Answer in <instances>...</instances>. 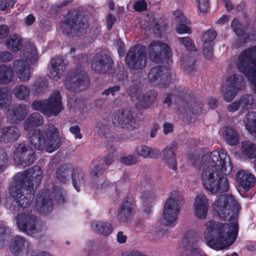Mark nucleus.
Listing matches in <instances>:
<instances>
[{"label": "nucleus", "mask_w": 256, "mask_h": 256, "mask_svg": "<svg viewBox=\"0 0 256 256\" xmlns=\"http://www.w3.org/2000/svg\"><path fill=\"white\" fill-rule=\"evenodd\" d=\"M20 60H16L13 62V70L20 81H28L32 73L28 64H35L39 58V54L34 44L26 43L20 53Z\"/></svg>", "instance_id": "39448f33"}, {"label": "nucleus", "mask_w": 256, "mask_h": 256, "mask_svg": "<svg viewBox=\"0 0 256 256\" xmlns=\"http://www.w3.org/2000/svg\"><path fill=\"white\" fill-rule=\"evenodd\" d=\"M173 125L170 122H164L163 124V132L164 134H167L173 131Z\"/></svg>", "instance_id": "052dcab7"}, {"label": "nucleus", "mask_w": 256, "mask_h": 256, "mask_svg": "<svg viewBox=\"0 0 256 256\" xmlns=\"http://www.w3.org/2000/svg\"><path fill=\"white\" fill-rule=\"evenodd\" d=\"M147 57L145 48L136 45L128 52L126 62L128 66L132 70L142 69L146 64Z\"/></svg>", "instance_id": "f8f14e48"}, {"label": "nucleus", "mask_w": 256, "mask_h": 256, "mask_svg": "<svg viewBox=\"0 0 256 256\" xmlns=\"http://www.w3.org/2000/svg\"><path fill=\"white\" fill-rule=\"evenodd\" d=\"M231 26L236 34L239 36H242L244 33V28L242 27L239 22L234 18L231 24Z\"/></svg>", "instance_id": "c03bdc74"}, {"label": "nucleus", "mask_w": 256, "mask_h": 256, "mask_svg": "<svg viewBox=\"0 0 256 256\" xmlns=\"http://www.w3.org/2000/svg\"><path fill=\"white\" fill-rule=\"evenodd\" d=\"M59 27L60 30L62 33L74 36L79 35V32H82L88 28V24L84 22H80L77 24L75 19H70L68 15L65 20L60 22Z\"/></svg>", "instance_id": "a211bd4d"}, {"label": "nucleus", "mask_w": 256, "mask_h": 256, "mask_svg": "<svg viewBox=\"0 0 256 256\" xmlns=\"http://www.w3.org/2000/svg\"><path fill=\"white\" fill-rule=\"evenodd\" d=\"M177 148L174 142L166 146L162 150V160L170 170L176 171L178 168L176 158Z\"/></svg>", "instance_id": "4be33fe9"}, {"label": "nucleus", "mask_w": 256, "mask_h": 256, "mask_svg": "<svg viewBox=\"0 0 256 256\" xmlns=\"http://www.w3.org/2000/svg\"><path fill=\"white\" fill-rule=\"evenodd\" d=\"M236 178L239 185L247 190L254 186V176L248 170H240L236 174Z\"/></svg>", "instance_id": "c85d7f7f"}, {"label": "nucleus", "mask_w": 256, "mask_h": 256, "mask_svg": "<svg viewBox=\"0 0 256 256\" xmlns=\"http://www.w3.org/2000/svg\"><path fill=\"white\" fill-rule=\"evenodd\" d=\"M113 122L130 130L136 128L139 124V121L134 117V113L128 110H118L114 116Z\"/></svg>", "instance_id": "f3484780"}, {"label": "nucleus", "mask_w": 256, "mask_h": 256, "mask_svg": "<svg viewBox=\"0 0 256 256\" xmlns=\"http://www.w3.org/2000/svg\"><path fill=\"white\" fill-rule=\"evenodd\" d=\"M213 44H203L202 54L208 60H210L213 56Z\"/></svg>", "instance_id": "a18cd8bd"}, {"label": "nucleus", "mask_w": 256, "mask_h": 256, "mask_svg": "<svg viewBox=\"0 0 256 256\" xmlns=\"http://www.w3.org/2000/svg\"><path fill=\"white\" fill-rule=\"evenodd\" d=\"M114 22L115 18L114 16L110 14L107 16L106 22L108 29L110 30Z\"/></svg>", "instance_id": "774afa93"}, {"label": "nucleus", "mask_w": 256, "mask_h": 256, "mask_svg": "<svg viewBox=\"0 0 256 256\" xmlns=\"http://www.w3.org/2000/svg\"><path fill=\"white\" fill-rule=\"evenodd\" d=\"M216 32L214 30L206 31L202 36V40L204 44H212L213 40L216 36Z\"/></svg>", "instance_id": "a19ab883"}, {"label": "nucleus", "mask_w": 256, "mask_h": 256, "mask_svg": "<svg viewBox=\"0 0 256 256\" xmlns=\"http://www.w3.org/2000/svg\"><path fill=\"white\" fill-rule=\"evenodd\" d=\"M182 202L181 193L179 190H172L165 202L163 208V218L166 225L174 226L177 222Z\"/></svg>", "instance_id": "0eeeda50"}, {"label": "nucleus", "mask_w": 256, "mask_h": 256, "mask_svg": "<svg viewBox=\"0 0 256 256\" xmlns=\"http://www.w3.org/2000/svg\"><path fill=\"white\" fill-rule=\"evenodd\" d=\"M120 87L118 86H116L112 87L108 89L104 90L102 92V94L108 95L111 94L112 96L114 95L115 92H118L120 90Z\"/></svg>", "instance_id": "680f3d73"}, {"label": "nucleus", "mask_w": 256, "mask_h": 256, "mask_svg": "<svg viewBox=\"0 0 256 256\" xmlns=\"http://www.w3.org/2000/svg\"><path fill=\"white\" fill-rule=\"evenodd\" d=\"M53 194L58 204H62L66 200V192L59 186H54L53 188Z\"/></svg>", "instance_id": "ea45409f"}, {"label": "nucleus", "mask_w": 256, "mask_h": 256, "mask_svg": "<svg viewBox=\"0 0 256 256\" xmlns=\"http://www.w3.org/2000/svg\"><path fill=\"white\" fill-rule=\"evenodd\" d=\"M31 256H54L46 251L34 250L32 252Z\"/></svg>", "instance_id": "e2e57ef3"}, {"label": "nucleus", "mask_w": 256, "mask_h": 256, "mask_svg": "<svg viewBox=\"0 0 256 256\" xmlns=\"http://www.w3.org/2000/svg\"><path fill=\"white\" fill-rule=\"evenodd\" d=\"M20 136L19 129L14 126L4 127L0 130V142H10L16 140Z\"/></svg>", "instance_id": "bb28decb"}, {"label": "nucleus", "mask_w": 256, "mask_h": 256, "mask_svg": "<svg viewBox=\"0 0 256 256\" xmlns=\"http://www.w3.org/2000/svg\"><path fill=\"white\" fill-rule=\"evenodd\" d=\"M244 122L246 130L256 136V112H248L246 114L244 118Z\"/></svg>", "instance_id": "f704fd0d"}, {"label": "nucleus", "mask_w": 256, "mask_h": 256, "mask_svg": "<svg viewBox=\"0 0 256 256\" xmlns=\"http://www.w3.org/2000/svg\"><path fill=\"white\" fill-rule=\"evenodd\" d=\"M176 31L179 34L190 33V27L184 24H180L176 27Z\"/></svg>", "instance_id": "3c124183"}, {"label": "nucleus", "mask_w": 256, "mask_h": 256, "mask_svg": "<svg viewBox=\"0 0 256 256\" xmlns=\"http://www.w3.org/2000/svg\"><path fill=\"white\" fill-rule=\"evenodd\" d=\"M232 170V163L223 150L212 152L204 165L200 176L204 188L212 194L224 193L229 188L226 176Z\"/></svg>", "instance_id": "7ed1b4c3"}, {"label": "nucleus", "mask_w": 256, "mask_h": 256, "mask_svg": "<svg viewBox=\"0 0 256 256\" xmlns=\"http://www.w3.org/2000/svg\"><path fill=\"white\" fill-rule=\"evenodd\" d=\"M120 161L126 165H132L138 162V159L136 156L130 155L122 158Z\"/></svg>", "instance_id": "49530a36"}, {"label": "nucleus", "mask_w": 256, "mask_h": 256, "mask_svg": "<svg viewBox=\"0 0 256 256\" xmlns=\"http://www.w3.org/2000/svg\"><path fill=\"white\" fill-rule=\"evenodd\" d=\"M6 231V226H3L0 228V248L2 247L4 244V234Z\"/></svg>", "instance_id": "0e129e2a"}, {"label": "nucleus", "mask_w": 256, "mask_h": 256, "mask_svg": "<svg viewBox=\"0 0 256 256\" xmlns=\"http://www.w3.org/2000/svg\"><path fill=\"white\" fill-rule=\"evenodd\" d=\"M20 230L32 236L37 230L38 218L32 211L19 213L16 218Z\"/></svg>", "instance_id": "ddd939ff"}, {"label": "nucleus", "mask_w": 256, "mask_h": 256, "mask_svg": "<svg viewBox=\"0 0 256 256\" xmlns=\"http://www.w3.org/2000/svg\"><path fill=\"white\" fill-rule=\"evenodd\" d=\"M13 58L12 54L8 52H0V60L4 62L10 60Z\"/></svg>", "instance_id": "6e6d98bb"}, {"label": "nucleus", "mask_w": 256, "mask_h": 256, "mask_svg": "<svg viewBox=\"0 0 256 256\" xmlns=\"http://www.w3.org/2000/svg\"><path fill=\"white\" fill-rule=\"evenodd\" d=\"M44 118L38 112L30 114L24 122V128L29 132L28 140L34 148L39 150L44 149L51 153L60 146V138L58 129L53 124H48L44 130L34 128L42 125Z\"/></svg>", "instance_id": "20e7f679"}, {"label": "nucleus", "mask_w": 256, "mask_h": 256, "mask_svg": "<svg viewBox=\"0 0 256 256\" xmlns=\"http://www.w3.org/2000/svg\"><path fill=\"white\" fill-rule=\"evenodd\" d=\"M35 20V17L32 14H30L25 18L24 24L26 26H30L34 22Z\"/></svg>", "instance_id": "69168bd1"}, {"label": "nucleus", "mask_w": 256, "mask_h": 256, "mask_svg": "<svg viewBox=\"0 0 256 256\" xmlns=\"http://www.w3.org/2000/svg\"><path fill=\"white\" fill-rule=\"evenodd\" d=\"M8 34L9 29L6 25L0 26V38H8Z\"/></svg>", "instance_id": "bf43d9fd"}, {"label": "nucleus", "mask_w": 256, "mask_h": 256, "mask_svg": "<svg viewBox=\"0 0 256 256\" xmlns=\"http://www.w3.org/2000/svg\"><path fill=\"white\" fill-rule=\"evenodd\" d=\"M112 62V58L102 52L96 54L92 61V68L100 73L111 72Z\"/></svg>", "instance_id": "6ab92c4d"}, {"label": "nucleus", "mask_w": 256, "mask_h": 256, "mask_svg": "<svg viewBox=\"0 0 256 256\" xmlns=\"http://www.w3.org/2000/svg\"><path fill=\"white\" fill-rule=\"evenodd\" d=\"M30 42H26L22 46V40L21 36L16 33H12L10 34L6 40L4 42V44L8 49L13 52H20L24 48L26 43Z\"/></svg>", "instance_id": "cd10ccee"}, {"label": "nucleus", "mask_w": 256, "mask_h": 256, "mask_svg": "<svg viewBox=\"0 0 256 256\" xmlns=\"http://www.w3.org/2000/svg\"><path fill=\"white\" fill-rule=\"evenodd\" d=\"M30 106L24 104H20L12 109L8 110L7 118L10 123H18L26 116L29 112Z\"/></svg>", "instance_id": "393cba45"}, {"label": "nucleus", "mask_w": 256, "mask_h": 256, "mask_svg": "<svg viewBox=\"0 0 256 256\" xmlns=\"http://www.w3.org/2000/svg\"><path fill=\"white\" fill-rule=\"evenodd\" d=\"M12 96L8 90L0 88V108H8L12 104Z\"/></svg>", "instance_id": "4c0bfd02"}, {"label": "nucleus", "mask_w": 256, "mask_h": 256, "mask_svg": "<svg viewBox=\"0 0 256 256\" xmlns=\"http://www.w3.org/2000/svg\"><path fill=\"white\" fill-rule=\"evenodd\" d=\"M57 179L61 182L66 184L70 180L71 176L72 184L77 192L84 185V174L80 168H74L71 164H64L60 166L56 170Z\"/></svg>", "instance_id": "6e6552de"}, {"label": "nucleus", "mask_w": 256, "mask_h": 256, "mask_svg": "<svg viewBox=\"0 0 256 256\" xmlns=\"http://www.w3.org/2000/svg\"><path fill=\"white\" fill-rule=\"evenodd\" d=\"M70 132L74 135L75 138L81 139L82 137L80 133V128L78 126H74L70 128Z\"/></svg>", "instance_id": "864d4df0"}, {"label": "nucleus", "mask_w": 256, "mask_h": 256, "mask_svg": "<svg viewBox=\"0 0 256 256\" xmlns=\"http://www.w3.org/2000/svg\"><path fill=\"white\" fill-rule=\"evenodd\" d=\"M14 72L10 66L0 65V85L8 84L14 80Z\"/></svg>", "instance_id": "7c9ffc66"}, {"label": "nucleus", "mask_w": 256, "mask_h": 256, "mask_svg": "<svg viewBox=\"0 0 256 256\" xmlns=\"http://www.w3.org/2000/svg\"><path fill=\"white\" fill-rule=\"evenodd\" d=\"M15 2V0H0V10H4L7 8H12Z\"/></svg>", "instance_id": "09e8293b"}, {"label": "nucleus", "mask_w": 256, "mask_h": 256, "mask_svg": "<svg viewBox=\"0 0 256 256\" xmlns=\"http://www.w3.org/2000/svg\"><path fill=\"white\" fill-rule=\"evenodd\" d=\"M14 96L19 100H26L28 99L30 90L24 84H19L14 87L12 90Z\"/></svg>", "instance_id": "c9c22d12"}, {"label": "nucleus", "mask_w": 256, "mask_h": 256, "mask_svg": "<svg viewBox=\"0 0 256 256\" xmlns=\"http://www.w3.org/2000/svg\"><path fill=\"white\" fill-rule=\"evenodd\" d=\"M222 136L225 141L230 145H236L239 142L238 134L232 127L226 126L222 130Z\"/></svg>", "instance_id": "72a5a7b5"}, {"label": "nucleus", "mask_w": 256, "mask_h": 256, "mask_svg": "<svg viewBox=\"0 0 256 256\" xmlns=\"http://www.w3.org/2000/svg\"><path fill=\"white\" fill-rule=\"evenodd\" d=\"M198 7L201 12H206L208 8V0H198Z\"/></svg>", "instance_id": "4d7b16f0"}, {"label": "nucleus", "mask_w": 256, "mask_h": 256, "mask_svg": "<svg viewBox=\"0 0 256 256\" xmlns=\"http://www.w3.org/2000/svg\"><path fill=\"white\" fill-rule=\"evenodd\" d=\"M242 154L248 158H253L256 156V145L250 142H242Z\"/></svg>", "instance_id": "e433bc0d"}, {"label": "nucleus", "mask_w": 256, "mask_h": 256, "mask_svg": "<svg viewBox=\"0 0 256 256\" xmlns=\"http://www.w3.org/2000/svg\"><path fill=\"white\" fill-rule=\"evenodd\" d=\"M174 16L175 20L178 22H183L188 24L186 18L183 15L182 11L176 10L174 12Z\"/></svg>", "instance_id": "8fccbe9b"}, {"label": "nucleus", "mask_w": 256, "mask_h": 256, "mask_svg": "<svg viewBox=\"0 0 256 256\" xmlns=\"http://www.w3.org/2000/svg\"><path fill=\"white\" fill-rule=\"evenodd\" d=\"M196 237V232L193 230H190L186 232V233L184 234L183 237L182 241L185 244H193L195 241Z\"/></svg>", "instance_id": "37998d69"}, {"label": "nucleus", "mask_w": 256, "mask_h": 256, "mask_svg": "<svg viewBox=\"0 0 256 256\" xmlns=\"http://www.w3.org/2000/svg\"><path fill=\"white\" fill-rule=\"evenodd\" d=\"M8 162L7 155L6 152H2L0 157V172L6 167Z\"/></svg>", "instance_id": "5fc2aeb1"}, {"label": "nucleus", "mask_w": 256, "mask_h": 256, "mask_svg": "<svg viewBox=\"0 0 256 256\" xmlns=\"http://www.w3.org/2000/svg\"><path fill=\"white\" fill-rule=\"evenodd\" d=\"M64 84L66 88L70 91L81 90L88 87L90 80L84 70L77 69L68 74Z\"/></svg>", "instance_id": "9d476101"}, {"label": "nucleus", "mask_w": 256, "mask_h": 256, "mask_svg": "<svg viewBox=\"0 0 256 256\" xmlns=\"http://www.w3.org/2000/svg\"><path fill=\"white\" fill-rule=\"evenodd\" d=\"M148 51L150 59L156 62L168 60L171 55L170 47L167 44L160 40L150 43Z\"/></svg>", "instance_id": "dca6fc26"}, {"label": "nucleus", "mask_w": 256, "mask_h": 256, "mask_svg": "<svg viewBox=\"0 0 256 256\" xmlns=\"http://www.w3.org/2000/svg\"><path fill=\"white\" fill-rule=\"evenodd\" d=\"M244 86L242 76L238 74H232L226 79L222 86V95L224 101L230 102L236 97L238 92Z\"/></svg>", "instance_id": "9b49d317"}, {"label": "nucleus", "mask_w": 256, "mask_h": 256, "mask_svg": "<svg viewBox=\"0 0 256 256\" xmlns=\"http://www.w3.org/2000/svg\"><path fill=\"white\" fill-rule=\"evenodd\" d=\"M236 67L251 82L256 94V46L246 50L240 54Z\"/></svg>", "instance_id": "423d86ee"}, {"label": "nucleus", "mask_w": 256, "mask_h": 256, "mask_svg": "<svg viewBox=\"0 0 256 256\" xmlns=\"http://www.w3.org/2000/svg\"><path fill=\"white\" fill-rule=\"evenodd\" d=\"M208 200L204 194H199L194 200L193 210L196 216L200 220H204L208 210Z\"/></svg>", "instance_id": "412c9836"}, {"label": "nucleus", "mask_w": 256, "mask_h": 256, "mask_svg": "<svg viewBox=\"0 0 256 256\" xmlns=\"http://www.w3.org/2000/svg\"><path fill=\"white\" fill-rule=\"evenodd\" d=\"M48 75L55 80H60L66 70V65L60 57L52 58L48 66Z\"/></svg>", "instance_id": "b1692460"}, {"label": "nucleus", "mask_w": 256, "mask_h": 256, "mask_svg": "<svg viewBox=\"0 0 256 256\" xmlns=\"http://www.w3.org/2000/svg\"><path fill=\"white\" fill-rule=\"evenodd\" d=\"M242 110L250 108L254 102L252 96L251 94H245L242 96L238 100Z\"/></svg>", "instance_id": "58836bf2"}, {"label": "nucleus", "mask_w": 256, "mask_h": 256, "mask_svg": "<svg viewBox=\"0 0 256 256\" xmlns=\"http://www.w3.org/2000/svg\"><path fill=\"white\" fill-rule=\"evenodd\" d=\"M42 178V170L38 166L14 176L8 188L10 202L6 204V207L11 211L24 210L31 204Z\"/></svg>", "instance_id": "f03ea898"}, {"label": "nucleus", "mask_w": 256, "mask_h": 256, "mask_svg": "<svg viewBox=\"0 0 256 256\" xmlns=\"http://www.w3.org/2000/svg\"><path fill=\"white\" fill-rule=\"evenodd\" d=\"M36 208L39 212L44 214L52 211V202L50 190L44 189L38 193L36 198Z\"/></svg>", "instance_id": "aec40b11"}, {"label": "nucleus", "mask_w": 256, "mask_h": 256, "mask_svg": "<svg viewBox=\"0 0 256 256\" xmlns=\"http://www.w3.org/2000/svg\"><path fill=\"white\" fill-rule=\"evenodd\" d=\"M212 210L221 218L231 221L230 224L207 221L205 224L204 238L210 248L220 250L229 247L235 241L238 232V218L241 207L230 194L218 196L212 205Z\"/></svg>", "instance_id": "f257e3e1"}, {"label": "nucleus", "mask_w": 256, "mask_h": 256, "mask_svg": "<svg viewBox=\"0 0 256 256\" xmlns=\"http://www.w3.org/2000/svg\"><path fill=\"white\" fill-rule=\"evenodd\" d=\"M188 256H207L206 254L198 246L191 248Z\"/></svg>", "instance_id": "de8ad7c7"}, {"label": "nucleus", "mask_w": 256, "mask_h": 256, "mask_svg": "<svg viewBox=\"0 0 256 256\" xmlns=\"http://www.w3.org/2000/svg\"><path fill=\"white\" fill-rule=\"evenodd\" d=\"M178 40L188 50H195V46L189 37H178Z\"/></svg>", "instance_id": "79ce46f5"}, {"label": "nucleus", "mask_w": 256, "mask_h": 256, "mask_svg": "<svg viewBox=\"0 0 256 256\" xmlns=\"http://www.w3.org/2000/svg\"><path fill=\"white\" fill-rule=\"evenodd\" d=\"M35 153L28 145L24 144H16L14 152V159L20 166L26 167L32 164L35 159Z\"/></svg>", "instance_id": "4468645a"}, {"label": "nucleus", "mask_w": 256, "mask_h": 256, "mask_svg": "<svg viewBox=\"0 0 256 256\" xmlns=\"http://www.w3.org/2000/svg\"><path fill=\"white\" fill-rule=\"evenodd\" d=\"M136 206L130 198L124 199L120 206L118 218L120 222L130 219L135 212Z\"/></svg>", "instance_id": "a878e982"}, {"label": "nucleus", "mask_w": 256, "mask_h": 256, "mask_svg": "<svg viewBox=\"0 0 256 256\" xmlns=\"http://www.w3.org/2000/svg\"><path fill=\"white\" fill-rule=\"evenodd\" d=\"M128 94L132 100H137L136 107L138 110L148 109L154 103L157 96L155 91L152 90L142 95L141 90L136 86H131L128 90Z\"/></svg>", "instance_id": "2eb2a0df"}, {"label": "nucleus", "mask_w": 256, "mask_h": 256, "mask_svg": "<svg viewBox=\"0 0 256 256\" xmlns=\"http://www.w3.org/2000/svg\"><path fill=\"white\" fill-rule=\"evenodd\" d=\"M146 3L143 0L136 2L134 6V9L138 12H142L145 10L146 8Z\"/></svg>", "instance_id": "603ef678"}, {"label": "nucleus", "mask_w": 256, "mask_h": 256, "mask_svg": "<svg viewBox=\"0 0 256 256\" xmlns=\"http://www.w3.org/2000/svg\"><path fill=\"white\" fill-rule=\"evenodd\" d=\"M135 153L144 158H156L160 155V150L157 148H152L146 145H139L136 148Z\"/></svg>", "instance_id": "2f4dec72"}, {"label": "nucleus", "mask_w": 256, "mask_h": 256, "mask_svg": "<svg viewBox=\"0 0 256 256\" xmlns=\"http://www.w3.org/2000/svg\"><path fill=\"white\" fill-rule=\"evenodd\" d=\"M10 248L11 252L16 254H26L29 250V244L22 238L17 236L12 240Z\"/></svg>", "instance_id": "c756f323"}, {"label": "nucleus", "mask_w": 256, "mask_h": 256, "mask_svg": "<svg viewBox=\"0 0 256 256\" xmlns=\"http://www.w3.org/2000/svg\"><path fill=\"white\" fill-rule=\"evenodd\" d=\"M171 70L166 66H156L151 69L148 74V78L152 82H158V84L168 82L170 80Z\"/></svg>", "instance_id": "5701e85b"}, {"label": "nucleus", "mask_w": 256, "mask_h": 256, "mask_svg": "<svg viewBox=\"0 0 256 256\" xmlns=\"http://www.w3.org/2000/svg\"><path fill=\"white\" fill-rule=\"evenodd\" d=\"M240 108V105L238 100H236L227 106V110L230 112H236Z\"/></svg>", "instance_id": "13d9d810"}, {"label": "nucleus", "mask_w": 256, "mask_h": 256, "mask_svg": "<svg viewBox=\"0 0 256 256\" xmlns=\"http://www.w3.org/2000/svg\"><path fill=\"white\" fill-rule=\"evenodd\" d=\"M32 106L34 110L40 111L47 116L58 115L64 108L60 92L58 91L52 93L47 100H34Z\"/></svg>", "instance_id": "1a4fd4ad"}, {"label": "nucleus", "mask_w": 256, "mask_h": 256, "mask_svg": "<svg viewBox=\"0 0 256 256\" xmlns=\"http://www.w3.org/2000/svg\"><path fill=\"white\" fill-rule=\"evenodd\" d=\"M91 228L92 230L97 234L106 236L110 234L113 230L112 226L110 223L102 221L92 222Z\"/></svg>", "instance_id": "473e14b6"}, {"label": "nucleus", "mask_w": 256, "mask_h": 256, "mask_svg": "<svg viewBox=\"0 0 256 256\" xmlns=\"http://www.w3.org/2000/svg\"><path fill=\"white\" fill-rule=\"evenodd\" d=\"M127 237L122 232H119L117 234V240L120 244L124 243L126 242Z\"/></svg>", "instance_id": "338daca9"}]
</instances>
